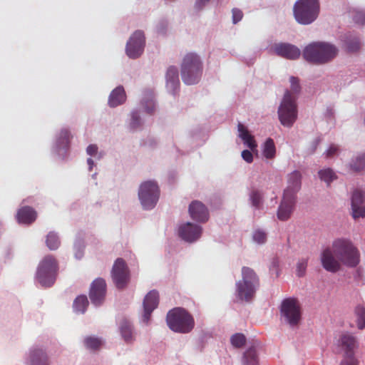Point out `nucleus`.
<instances>
[{
	"mask_svg": "<svg viewBox=\"0 0 365 365\" xmlns=\"http://www.w3.org/2000/svg\"><path fill=\"white\" fill-rule=\"evenodd\" d=\"M360 262V252L353 242L345 238H338L331 245L325 248L321 253V262L324 269L336 273L340 270L341 264L348 267H355Z\"/></svg>",
	"mask_w": 365,
	"mask_h": 365,
	"instance_id": "nucleus-1",
	"label": "nucleus"
},
{
	"mask_svg": "<svg viewBox=\"0 0 365 365\" xmlns=\"http://www.w3.org/2000/svg\"><path fill=\"white\" fill-rule=\"evenodd\" d=\"M291 91H286L282 101L278 109L280 123L286 127H292L297 118L296 97L294 96L300 91L299 81L292 76L289 79Z\"/></svg>",
	"mask_w": 365,
	"mask_h": 365,
	"instance_id": "nucleus-2",
	"label": "nucleus"
},
{
	"mask_svg": "<svg viewBox=\"0 0 365 365\" xmlns=\"http://www.w3.org/2000/svg\"><path fill=\"white\" fill-rule=\"evenodd\" d=\"M338 54L337 48L326 42H314L303 51L304 58L310 63L324 64L332 61Z\"/></svg>",
	"mask_w": 365,
	"mask_h": 365,
	"instance_id": "nucleus-3",
	"label": "nucleus"
},
{
	"mask_svg": "<svg viewBox=\"0 0 365 365\" xmlns=\"http://www.w3.org/2000/svg\"><path fill=\"white\" fill-rule=\"evenodd\" d=\"M166 321L171 330L179 333H189L195 326L192 316L182 307L170 310L167 314Z\"/></svg>",
	"mask_w": 365,
	"mask_h": 365,
	"instance_id": "nucleus-4",
	"label": "nucleus"
},
{
	"mask_svg": "<svg viewBox=\"0 0 365 365\" xmlns=\"http://www.w3.org/2000/svg\"><path fill=\"white\" fill-rule=\"evenodd\" d=\"M58 269V262L56 257L51 255H46L38 265L36 280L42 287H51L56 280Z\"/></svg>",
	"mask_w": 365,
	"mask_h": 365,
	"instance_id": "nucleus-5",
	"label": "nucleus"
},
{
	"mask_svg": "<svg viewBox=\"0 0 365 365\" xmlns=\"http://www.w3.org/2000/svg\"><path fill=\"white\" fill-rule=\"evenodd\" d=\"M202 73V63L200 57L194 53H187L181 64V77L187 85L197 83Z\"/></svg>",
	"mask_w": 365,
	"mask_h": 365,
	"instance_id": "nucleus-6",
	"label": "nucleus"
},
{
	"mask_svg": "<svg viewBox=\"0 0 365 365\" xmlns=\"http://www.w3.org/2000/svg\"><path fill=\"white\" fill-rule=\"evenodd\" d=\"M242 281L237 283V295L240 299L250 302L259 286V278L253 269L247 267H242Z\"/></svg>",
	"mask_w": 365,
	"mask_h": 365,
	"instance_id": "nucleus-7",
	"label": "nucleus"
},
{
	"mask_svg": "<svg viewBox=\"0 0 365 365\" xmlns=\"http://www.w3.org/2000/svg\"><path fill=\"white\" fill-rule=\"evenodd\" d=\"M319 3L318 0H299L294 6V14L297 22L309 24L318 16Z\"/></svg>",
	"mask_w": 365,
	"mask_h": 365,
	"instance_id": "nucleus-8",
	"label": "nucleus"
},
{
	"mask_svg": "<svg viewBox=\"0 0 365 365\" xmlns=\"http://www.w3.org/2000/svg\"><path fill=\"white\" fill-rule=\"evenodd\" d=\"M282 319L291 327L297 326L302 319L301 306L295 298H287L281 304Z\"/></svg>",
	"mask_w": 365,
	"mask_h": 365,
	"instance_id": "nucleus-9",
	"label": "nucleus"
},
{
	"mask_svg": "<svg viewBox=\"0 0 365 365\" xmlns=\"http://www.w3.org/2000/svg\"><path fill=\"white\" fill-rule=\"evenodd\" d=\"M159 187L155 181L148 180L140 185L138 197L144 209L153 208L159 199Z\"/></svg>",
	"mask_w": 365,
	"mask_h": 365,
	"instance_id": "nucleus-10",
	"label": "nucleus"
},
{
	"mask_svg": "<svg viewBox=\"0 0 365 365\" xmlns=\"http://www.w3.org/2000/svg\"><path fill=\"white\" fill-rule=\"evenodd\" d=\"M113 281L119 289L125 288L130 282V271L122 258H118L111 271Z\"/></svg>",
	"mask_w": 365,
	"mask_h": 365,
	"instance_id": "nucleus-11",
	"label": "nucleus"
},
{
	"mask_svg": "<svg viewBox=\"0 0 365 365\" xmlns=\"http://www.w3.org/2000/svg\"><path fill=\"white\" fill-rule=\"evenodd\" d=\"M145 43L144 33L142 31H135L126 44V54L131 58H138L143 52Z\"/></svg>",
	"mask_w": 365,
	"mask_h": 365,
	"instance_id": "nucleus-12",
	"label": "nucleus"
},
{
	"mask_svg": "<svg viewBox=\"0 0 365 365\" xmlns=\"http://www.w3.org/2000/svg\"><path fill=\"white\" fill-rule=\"evenodd\" d=\"M106 294V283L103 278H97L91 285L89 292V297L91 302L96 306H99L104 302Z\"/></svg>",
	"mask_w": 365,
	"mask_h": 365,
	"instance_id": "nucleus-13",
	"label": "nucleus"
},
{
	"mask_svg": "<svg viewBox=\"0 0 365 365\" xmlns=\"http://www.w3.org/2000/svg\"><path fill=\"white\" fill-rule=\"evenodd\" d=\"M274 53L280 57L295 60L299 58L301 51L296 46L288 43H279L273 46Z\"/></svg>",
	"mask_w": 365,
	"mask_h": 365,
	"instance_id": "nucleus-14",
	"label": "nucleus"
},
{
	"mask_svg": "<svg viewBox=\"0 0 365 365\" xmlns=\"http://www.w3.org/2000/svg\"><path fill=\"white\" fill-rule=\"evenodd\" d=\"M296 197L289 195L288 190L284 192L282 202L277 211V217L282 221L287 220L294 211Z\"/></svg>",
	"mask_w": 365,
	"mask_h": 365,
	"instance_id": "nucleus-15",
	"label": "nucleus"
},
{
	"mask_svg": "<svg viewBox=\"0 0 365 365\" xmlns=\"http://www.w3.org/2000/svg\"><path fill=\"white\" fill-rule=\"evenodd\" d=\"M158 302L159 294L156 290H151L145 295L143 300V322H145V324L148 323L151 313L158 307Z\"/></svg>",
	"mask_w": 365,
	"mask_h": 365,
	"instance_id": "nucleus-16",
	"label": "nucleus"
},
{
	"mask_svg": "<svg viewBox=\"0 0 365 365\" xmlns=\"http://www.w3.org/2000/svg\"><path fill=\"white\" fill-rule=\"evenodd\" d=\"M365 194L361 190L354 191L351 197L352 217L354 219L365 217Z\"/></svg>",
	"mask_w": 365,
	"mask_h": 365,
	"instance_id": "nucleus-17",
	"label": "nucleus"
},
{
	"mask_svg": "<svg viewBox=\"0 0 365 365\" xmlns=\"http://www.w3.org/2000/svg\"><path fill=\"white\" fill-rule=\"evenodd\" d=\"M201 233V227L191 222H187L179 228L180 237L189 242H192L200 238Z\"/></svg>",
	"mask_w": 365,
	"mask_h": 365,
	"instance_id": "nucleus-18",
	"label": "nucleus"
},
{
	"mask_svg": "<svg viewBox=\"0 0 365 365\" xmlns=\"http://www.w3.org/2000/svg\"><path fill=\"white\" fill-rule=\"evenodd\" d=\"M190 217L197 222H205L208 220L209 213L205 205L200 201L195 200L189 206Z\"/></svg>",
	"mask_w": 365,
	"mask_h": 365,
	"instance_id": "nucleus-19",
	"label": "nucleus"
},
{
	"mask_svg": "<svg viewBox=\"0 0 365 365\" xmlns=\"http://www.w3.org/2000/svg\"><path fill=\"white\" fill-rule=\"evenodd\" d=\"M339 346L344 351V356H354V351L358 347L356 338L350 334H344L339 340Z\"/></svg>",
	"mask_w": 365,
	"mask_h": 365,
	"instance_id": "nucleus-20",
	"label": "nucleus"
},
{
	"mask_svg": "<svg viewBox=\"0 0 365 365\" xmlns=\"http://www.w3.org/2000/svg\"><path fill=\"white\" fill-rule=\"evenodd\" d=\"M37 217V213L34 209L29 206L21 207L16 214V219L19 223L30 225L33 223Z\"/></svg>",
	"mask_w": 365,
	"mask_h": 365,
	"instance_id": "nucleus-21",
	"label": "nucleus"
},
{
	"mask_svg": "<svg viewBox=\"0 0 365 365\" xmlns=\"http://www.w3.org/2000/svg\"><path fill=\"white\" fill-rule=\"evenodd\" d=\"M288 185L284 192L288 190L289 195L296 197L297 192L301 187V174L299 171H294L288 175Z\"/></svg>",
	"mask_w": 365,
	"mask_h": 365,
	"instance_id": "nucleus-22",
	"label": "nucleus"
},
{
	"mask_svg": "<svg viewBox=\"0 0 365 365\" xmlns=\"http://www.w3.org/2000/svg\"><path fill=\"white\" fill-rule=\"evenodd\" d=\"M126 96L123 86L115 88L110 94L108 104L110 107H116L125 101Z\"/></svg>",
	"mask_w": 365,
	"mask_h": 365,
	"instance_id": "nucleus-23",
	"label": "nucleus"
},
{
	"mask_svg": "<svg viewBox=\"0 0 365 365\" xmlns=\"http://www.w3.org/2000/svg\"><path fill=\"white\" fill-rule=\"evenodd\" d=\"M237 129L239 132V137L242 138L244 143L246 144L249 148L254 150L257 146L254 136L250 133L247 128L241 123H238Z\"/></svg>",
	"mask_w": 365,
	"mask_h": 365,
	"instance_id": "nucleus-24",
	"label": "nucleus"
},
{
	"mask_svg": "<svg viewBox=\"0 0 365 365\" xmlns=\"http://www.w3.org/2000/svg\"><path fill=\"white\" fill-rule=\"evenodd\" d=\"M167 86L175 91L180 85L178 69L175 66H170L166 73Z\"/></svg>",
	"mask_w": 365,
	"mask_h": 365,
	"instance_id": "nucleus-25",
	"label": "nucleus"
},
{
	"mask_svg": "<svg viewBox=\"0 0 365 365\" xmlns=\"http://www.w3.org/2000/svg\"><path fill=\"white\" fill-rule=\"evenodd\" d=\"M30 361L31 365H47V356L42 349H35L31 351Z\"/></svg>",
	"mask_w": 365,
	"mask_h": 365,
	"instance_id": "nucleus-26",
	"label": "nucleus"
},
{
	"mask_svg": "<svg viewBox=\"0 0 365 365\" xmlns=\"http://www.w3.org/2000/svg\"><path fill=\"white\" fill-rule=\"evenodd\" d=\"M120 330L123 338L127 343H130L134 340L132 326L128 321L122 320L120 324Z\"/></svg>",
	"mask_w": 365,
	"mask_h": 365,
	"instance_id": "nucleus-27",
	"label": "nucleus"
},
{
	"mask_svg": "<svg viewBox=\"0 0 365 365\" xmlns=\"http://www.w3.org/2000/svg\"><path fill=\"white\" fill-rule=\"evenodd\" d=\"M244 365H258V358L255 347L249 348L243 356Z\"/></svg>",
	"mask_w": 365,
	"mask_h": 365,
	"instance_id": "nucleus-28",
	"label": "nucleus"
},
{
	"mask_svg": "<svg viewBox=\"0 0 365 365\" xmlns=\"http://www.w3.org/2000/svg\"><path fill=\"white\" fill-rule=\"evenodd\" d=\"M262 154L267 159H273L275 157L276 148L272 138H268L265 141L262 149Z\"/></svg>",
	"mask_w": 365,
	"mask_h": 365,
	"instance_id": "nucleus-29",
	"label": "nucleus"
},
{
	"mask_svg": "<svg viewBox=\"0 0 365 365\" xmlns=\"http://www.w3.org/2000/svg\"><path fill=\"white\" fill-rule=\"evenodd\" d=\"M249 197L252 206L257 209H259L262 203L263 198L262 192L255 187H252Z\"/></svg>",
	"mask_w": 365,
	"mask_h": 365,
	"instance_id": "nucleus-30",
	"label": "nucleus"
},
{
	"mask_svg": "<svg viewBox=\"0 0 365 365\" xmlns=\"http://www.w3.org/2000/svg\"><path fill=\"white\" fill-rule=\"evenodd\" d=\"M46 245L50 250H57L61 245L58 235L54 232H48L46 238Z\"/></svg>",
	"mask_w": 365,
	"mask_h": 365,
	"instance_id": "nucleus-31",
	"label": "nucleus"
},
{
	"mask_svg": "<svg viewBox=\"0 0 365 365\" xmlns=\"http://www.w3.org/2000/svg\"><path fill=\"white\" fill-rule=\"evenodd\" d=\"M88 305V301L85 295L78 296L73 302V309L76 312L83 314Z\"/></svg>",
	"mask_w": 365,
	"mask_h": 365,
	"instance_id": "nucleus-32",
	"label": "nucleus"
},
{
	"mask_svg": "<svg viewBox=\"0 0 365 365\" xmlns=\"http://www.w3.org/2000/svg\"><path fill=\"white\" fill-rule=\"evenodd\" d=\"M354 313L356 317L357 327L359 329L365 328V307L358 305L355 307Z\"/></svg>",
	"mask_w": 365,
	"mask_h": 365,
	"instance_id": "nucleus-33",
	"label": "nucleus"
},
{
	"mask_svg": "<svg viewBox=\"0 0 365 365\" xmlns=\"http://www.w3.org/2000/svg\"><path fill=\"white\" fill-rule=\"evenodd\" d=\"M84 344L89 349L96 350L102 345V341L97 337L88 336L84 339Z\"/></svg>",
	"mask_w": 365,
	"mask_h": 365,
	"instance_id": "nucleus-34",
	"label": "nucleus"
},
{
	"mask_svg": "<svg viewBox=\"0 0 365 365\" xmlns=\"http://www.w3.org/2000/svg\"><path fill=\"white\" fill-rule=\"evenodd\" d=\"M230 341L233 346L236 348H241L245 344L246 338L244 334L237 333L232 336Z\"/></svg>",
	"mask_w": 365,
	"mask_h": 365,
	"instance_id": "nucleus-35",
	"label": "nucleus"
},
{
	"mask_svg": "<svg viewBox=\"0 0 365 365\" xmlns=\"http://www.w3.org/2000/svg\"><path fill=\"white\" fill-rule=\"evenodd\" d=\"M319 178L328 185L335 178V174L332 170L328 168L319 172Z\"/></svg>",
	"mask_w": 365,
	"mask_h": 365,
	"instance_id": "nucleus-36",
	"label": "nucleus"
},
{
	"mask_svg": "<svg viewBox=\"0 0 365 365\" xmlns=\"http://www.w3.org/2000/svg\"><path fill=\"white\" fill-rule=\"evenodd\" d=\"M351 168L356 171L364 170L365 168V154L357 156L351 164Z\"/></svg>",
	"mask_w": 365,
	"mask_h": 365,
	"instance_id": "nucleus-37",
	"label": "nucleus"
},
{
	"mask_svg": "<svg viewBox=\"0 0 365 365\" xmlns=\"http://www.w3.org/2000/svg\"><path fill=\"white\" fill-rule=\"evenodd\" d=\"M307 259H301L299 260V262L297 264V275L299 277H303L306 273V269L307 267Z\"/></svg>",
	"mask_w": 365,
	"mask_h": 365,
	"instance_id": "nucleus-38",
	"label": "nucleus"
},
{
	"mask_svg": "<svg viewBox=\"0 0 365 365\" xmlns=\"http://www.w3.org/2000/svg\"><path fill=\"white\" fill-rule=\"evenodd\" d=\"M360 41L357 38H354L346 41V49L351 52L358 51L360 48Z\"/></svg>",
	"mask_w": 365,
	"mask_h": 365,
	"instance_id": "nucleus-39",
	"label": "nucleus"
},
{
	"mask_svg": "<svg viewBox=\"0 0 365 365\" xmlns=\"http://www.w3.org/2000/svg\"><path fill=\"white\" fill-rule=\"evenodd\" d=\"M253 240L258 244H263L267 240V234L260 230H255L253 233Z\"/></svg>",
	"mask_w": 365,
	"mask_h": 365,
	"instance_id": "nucleus-40",
	"label": "nucleus"
},
{
	"mask_svg": "<svg viewBox=\"0 0 365 365\" xmlns=\"http://www.w3.org/2000/svg\"><path fill=\"white\" fill-rule=\"evenodd\" d=\"M339 365H359V361L354 356H344Z\"/></svg>",
	"mask_w": 365,
	"mask_h": 365,
	"instance_id": "nucleus-41",
	"label": "nucleus"
},
{
	"mask_svg": "<svg viewBox=\"0 0 365 365\" xmlns=\"http://www.w3.org/2000/svg\"><path fill=\"white\" fill-rule=\"evenodd\" d=\"M232 21L234 24H237L239 22L243 16V14L241 10L238 9H233L232 11Z\"/></svg>",
	"mask_w": 365,
	"mask_h": 365,
	"instance_id": "nucleus-42",
	"label": "nucleus"
},
{
	"mask_svg": "<svg viewBox=\"0 0 365 365\" xmlns=\"http://www.w3.org/2000/svg\"><path fill=\"white\" fill-rule=\"evenodd\" d=\"M339 152V148L336 145H331L329 149L326 152L327 158H331L336 155Z\"/></svg>",
	"mask_w": 365,
	"mask_h": 365,
	"instance_id": "nucleus-43",
	"label": "nucleus"
},
{
	"mask_svg": "<svg viewBox=\"0 0 365 365\" xmlns=\"http://www.w3.org/2000/svg\"><path fill=\"white\" fill-rule=\"evenodd\" d=\"M242 158L248 163H251L253 161V155L248 150H245L242 152Z\"/></svg>",
	"mask_w": 365,
	"mask_h": 365,
	"instance_id": "nucleus-44",
	"label": "nucleus"
},
{
	"mask_svg": "<svg viewBox=\"0 0 365 365\" xmlns=\"http://www.w3.org/2000/svg\"><path fill=\"white\" fill-rule=\"evenodd\" d=\"M145 109L149 114H152L153 113L155 110V103L153 99H150L145 102Z\"/></svg>",
	"mask_w": 365,
	"mask_h": 365,
	"instance_id": "nucleus-45",
	"label": "nucleus"
},
{
	"mask_svg": "<svg viewBox=\"0 0 365 365\" xmlns=\"http://www.w3.org/2000/svg\"><path fill=\"white\" fill-rule=\"evenodd\" d=\"M140 116L137 112H133L132 113V120H131V126L133 128H136L140 125Z\"/></svg>",
	"mask_w": 365,
	"mask_h": 365,
	"instance_id": "nucleus-46",
	"label": "nucleus"
},
{
	"mask_svg": "<svg viewBox=\"0 0 365 365\" xmlns=\"http://www.w3.org/2000/svg\"><path fill=\"white\" fill-rule=\"evenodd\" d=\"M354 20L357 24H365V13L357 12L354 16Z\"/></svg>",
	"mask_w": 365,
	"mask_h": 365,
	"instance_id": "nucleus-47",
	"label": "nucleus"
},
{
	"mask_svg": "<svg viewBox=\"0 0 365 365\" xmlns=\"http://www.w3.org/2000/svg\"><path fill=\"white\" fill-rule=\"evenodd\" d=\"M87 154L89 155H95L98 152V147L96 145H90L86 149Z\"/></svg>",
	"mask_w": 365,
	"mask_h": 365,
	"instance_id": "nucleus-48",
	"label": "nucleus"
},
{
	"mask_svg": "<svg viewBox=\"0 0 365 365\" xmlns=\"http://www.w3.org/2000/svg\"><path fill=\"white\" fill-rule=\"evenodd\" d=\"M60 135L63 140H68L70 138V132L67 129H63L61 131Z\"/></svg>",
	"mask_w": 365,
	"mask_h": 365,
	"instance_id": "nucleus-49",
	"label": "nucleus"
},
{
	"mask_svg": "<svg viewBox=\"0 0 365 365\" xmlns=\"http://www.w3.org/2000/svg\"><path fill=\"white\" fill-rule=\"evenodd\" d=\"M210 0H197L196 1V6L198 9H201L205 3L208 2Z\"/></svg>",
	"mask_w": 365,
	"mask_h": 365,
	"instance_id": "nucleus-50",
	"label": "nucleus"
},
{
	"mask_svg": "<svg viewBox=\"0 0 365 365\" xmlns=\"http://www.w3.org/2000/svg\"><path fill=\"white\" fill-rule=\"evenodd\" d=\"M87 163L89 165V170H91L93 166V160L91 158H88Z\"/></svg>",
	"mask_w": 365,
	"mask_h": 365,
	"instance_id": "nucleus-51",
	"label": "nucleus"
}]
</instances>
